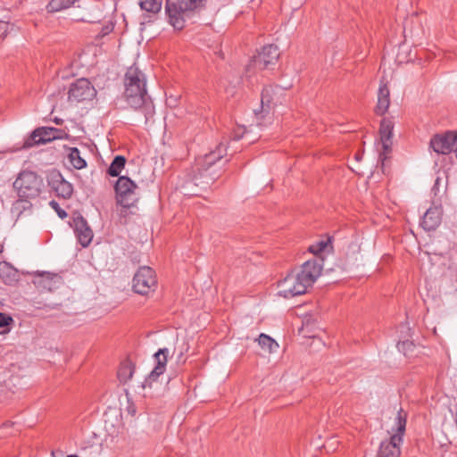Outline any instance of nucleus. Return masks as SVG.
<instances>
[{"instance_id": "16", "label": "nucleus", "mask_w": 457, "mask_h": 457, "mask_svg": "<svg viewBox=\"0 0 457 457\" xmlns=\"http://www.w3.org/2000/svg\"><path fill=\"white\" fill-rule=\"evenodd\" d=\"M322 262L323 260L313 258L305 262L302 265L301 270L296 271L309 287H312L316 279L320 276Z\"/></svg>"}, {"instance_id": "14", "label": "nucleus", "mask_w": 457, "mask_h": 457, "mask_svg": "<svg viewBox=\"0 0 457 457\" xmlns=\"http://www.w3.org/2000/svg\"><path fill=\"white\" fill-rule=\"evenodd\" d=\"M394 123L388 118H384L380 122L379 134L380 141L382 144L383 151L379 154V161L381 165H385V162L388 158L392 151V137H393Z\"/></svg>"}, {"instance_id": "13", "label": "nucleus", "mask_w": 457, "mask_h": 457, "mask_svg": "<svg viewBox=\"0 0 457 457\" xmlns=\"http://www.w3.org/2000/svg\"><path fill=\"white\" fill-rule=\"evenodd\" d=\"M279 50L275 45L264 46L257 55L253 56L252 63L255 69L265 70L270 65H275L278 57Z\"/></svg>"}, {"instance_id": "8", "label": "nucleus", "mask_w": 457, "mask_h": 457, "mask_svg": "<svg viewBox=\"0 0 457 457\" xmlns=\"http://www.w3.org/2000/svg\"><path fill=\"white\" fill-rule=\"evenodd\" d=\"M278 295L284 298H293L305 294L309 286L302 279L296 271H293L278 282Z\"/></svg>"}, {"instance_id": "31", "label": "nucleus", "mask_w": 457, "mask_h": 457, "mask_svg": "<svg viewBox=\"0 0 457 457\" xmlns=\"http://www.w3.org/2000/svg\"><path fill=\"white\" fill-rule=\"evenodd\" d=\"M414 347V344L411 341H403L397 344L399 351H403L404 354H407L406 351H411Z\"/></svg>"}, {"instance_id": "19", "label": "nucleus", "mask_w": 457, "mask_h": 457, "mask_svg": "<svg viewBox=\"0 0 457 457\" xmlns=\"http://www.w3.org/2000/svg\"><path fill=\"white\" fill-rule=\"evenodd\" d=\"M198 184V177L195 174V171L192 170L191 172L184 174L183 177L180 178L178 188L184 195H200L204 191L199 188Z\"/></svg>"}, {"instance_id": "10", "label": "nucleus", "mask_w": 457, "mask_h": 457, "mask_svg": "<svg viewBox=\"0 0 457 457\" xmlns=\"http://www.w3.org/2000/svg\"><path fill=\"white\" fill-rule=\"evenodd\" d=\"M96 95V90L87 79H77L69 88L68 100L70 102H83L92 100Z\"/></svg>"}, {"instance_id": "9", "label": "nucleus", "mask_w": 457, "mask_h": 457, "mask_svg": "<svg viewBox=\"0 0 457 457\" xmlns=\"http://www.w3.org/2000/svg\"><path fill=\"white\" fill-rule=\"evenodd\" d=\"M64 131L52 127H40L36 129L24 141L23 148L44 145L54 139L62 138Z\"/></svg>"}, {"instance_id": "32", "label": "nucleus", "mask_w": 457, "mask_h": 457, "mask_svg": "<svg viewBox=\"0 0 457 457\" xmlns=\"http://www.w3.org/2000/svg\"><path fill=\"white\" fill-rule=\"evenodd\" d=\"M49 204L57 212L60 218L64 219L67 217V212L60 207L57 202L52 200Z\"/></svg>"}, {"instance_id": "4", "label": "nucleus", "mask_w": 457, "mask_h": 457, "mask_svg": "<svg viewBox=\"0 0 457 457\" xmlns=\"http://www.w3.org/2000/svg\"><path fill=\"white\" fill-rule=\"evenodd\" d=\"M408 414L402 408L397 411L395 426L392 428L394 434L388 440L381 442L377 457H399L401 453L400 445L406 428Z\"/></svg>"}, {"instance_id": "27", "label": "nucleus", "mask_w": 457, "mask_h": 457, "mask_svg": "<svg viewBox=\"0 0 457 457\" xmlns=\"http://www.w3.org/2000/svg\"><path fill=\"white\" fill-rule=\"evenodd\" d=\"M68 158L71 165L77 170H81L87 166L86 161L81 157L80 152L77 147L70 148Z\"/></svg>"}, {"instance_id": "11", "label": "nucleus", "mask_w": 457, "mask_h": 457, "mask_svg": "<svg viewBox=\"0 0 457 457\" xmlns=\"http://www.w3.org/2000/svg\"><path fill=\"white\" fill-rule=\"evenodd\" d=\"M429 145L436 154H448L453 152L457 145V130L434 135Z\"/></svg>"}, {"instance_id": "1", "label": "nucleus", "mask_w": 457, "mask_h": 457, "mask_svg": "<svg viewBox=\"0 0 457 457\" xmlns=\"http://www.w3.org/2000/svg\"><path fill=\"white\" fill-rule=\"evenodd\" d=\"M124 97L129 105L134 109L143 108L151 113L153 106L146 91L145 74L135 66L129 67L124 77Z\"/></svg>"}, {"instance_id": "18", "label": "nucleus", "mask_w": 457, "mask_h": 457, "mask_svg": "<svg viewBox=\"0 0 457 457\" xmlns=\"http://www.w3.org/2000/svg\"><path fill=\"white\" fill-rule=\"evenodd\" d=\"M169 350L167 348L159 349L154 355V360L156 361V365L154 370L150 372L147 378L145 379L143 383V387L149 386L151 387L152 383L155 381L158 377L166 370V364L168 360Z\"/></svg>"}, {"instance_id": "2", "label": "nucleus", "mask_w": 457, "mask_h": 457, "mask_svg": "<svg viewBox=\"0 0 457 457\" xmlns=\"http://www.w3.org/2000/svg\"><path fill=\"white\" fill-rule=\"evenodd\" d=\"M226 153V148L221 144L216 150L206 154L204 156L196 159L195 166L193 171L198 177L199 188L206 191L219 179L222 173V167L219 162Z\"/></svg>"}, {"instance_id": "34", "label": "nucleus", "mask_w": 457, "mask_h": 457, "mask_svg": "<svg viewBox=\"0 0 457 457\" xmlns=\"http://www.w3.org/2000/svg\"><path fill=\"white\" fill-rule=\"evenodd\" d=\"M9 23L4 21H0V36H5L7 34Z\"/></svg>"}, {"instance_id": "36", "label": "nucleus", "mask_w": 457, "mask_h": 457, "mask_svg": "<svg viewBox=\"0 0 457 457\" xmlns=\"http://www.w3.org/2000/svg\"><path fill=\"white\" fill-rule=\"evenodd\" d=\"M104 31H105L104 34H108L109 29L108 28L104 29Z\"/></svg>"}, {"instance_id": "17", "label": "nucleus", "mask_w": 457, "mask_h": 457, "mask_svg": "<svg viewBox=\"0 0 457 457\" xmlns=\"http://www.w3.org/2000/svg\"><path fill=\"white\" fill-rule=\"evenodd\" d=\"M48 184L55 192L56 195L63 199H69L73 193L72 185L65 180L62 174L57 171L52 172L48 177Z\"/></svg>"}, {"instance_id": "20", "label": "nucleus", "mask_w": 457, "mask_h": 457, "mask_svg": "<svg viewBox=\"0 0 457 457\" xmlns=\"http://www.w3.org/2000/svg\"><path fill=\"white\" fill-rule=\"evenodd\" d=\"M73 227L79 244L87 247L93 239V231L87 221L82 215L78 214L73 218Z\"/></svg>"}, {"instance_id": "6", "label": "nucleus", "mask_w": 457, "mask_h": 457, "mask_svg": "<svg viewBox=\"0 0 457 457\" xmlns=\"http://www.w3.org/2000/svg\"><path fill=\"white\" fill-rule=\"evenodd\" d=\"M137 186L127 176L119 177L114 185L116 200L124 208H130L137 202L136 189Z\"/></svg>"}, {"instance_id": "37", "label": "nucleus", "mask_w": 457, "mask_h": 457, "mask_svg": "<svg viewBox=\"0 0 457 457\" xmlns=\"http://www.w3.org/2000/svg\"><path fill=\"white\" fill-rule=\"evenodd\" d=\"M104 31H105L104 34H108L109 29L108 28L104 29Z\"/></svg>"}, {"instance_id": "28", "label": "nucleus", "mask_w": 457, "mask_h": 457, "mask_svg": "<svg viewBox=\"0 0 457 457\" xmlns=\"http://www.w3.org/2000/svg\"><path fill=\"white\" fill-rule=\"evenodd\" d=\"M257 341L260 346L269 353L275 352L278 347V343L272 337L263 333L260 334Z\"/></svg>"}, {"instance_id": "7", "label": "nucleus", "mask_w": 457, "mask_h": 457, "mask_svg": "<svg viewBox=\"0 0 457 457\" xmlns=\"http://www.w3.org/2000/svg\"><path fill=\"white\" fill-rule=\"evenodd\" d=\"M157 280L154 270L148 266L140 267L135 273L132 280V288L135 293L145 295L154 291Z\"/></svg>"}, {"instance_id": "26", "label": "nucleus", "mask_w": 457, "mask_h": 457, "mask_svg": "<svg viewBox=\"0 0 457 457\" xmlns=\"http://www.w3.org/2000/svg\"><path fill=\"white\" fill-rule=\"evenodd\" d=\"M125 164L126 158L123 155L115 156L107 170L108 175L111 177H118L122 169L125 167Z\"/></svg>"}, {"instance_id": "21", "label": "nucleus", "mask_w": 457, "mask_h": 457, "mask_svg": "<svg viewBox=\"0 0 457 457\" xmlns=\"http://www.w3.org/2000/svg\"><path fill=\"white\" fill-rule=\"evenodd\" d=\"M443 210L441 206H432L424 213L421 220V227L426 231L435 230L442 221Z\"/></svg>"}, {"instance_id": "25", "label": "nucleus", "mask_w": 457, "mask_h": 457, "mask_svg": "<svg viewBox=\"0 0 457 457\" xmlns=\"http://www.w3.org/2000/svg\"><path fill=\"white\" fill-rule=\"evenodd\" d=\"M134 371L135 366L130 361L121 362L117 373L120 383H127L132 378Z\"/></svg>"}, {"instance_id": "3", "label": "nucleus", "mask_w": 457, "mask_h": 457, "mask_svg": "<svg viewBox=\"0 0 457 457\" xmlns=\"http://www.w3.org/2000/svg\"><path fill=\"white\" fill-rule=\"evenodd\" d=\"M204 0H167L165 12L169 22L176 29H182L185 27L187 18H190L195 12L201 9Z\"/></svg>"}, {"instance_id": "23", "label": "nucleus", "mask_w": 457, "mask_h": 457, "mask_svg": "<svg viewBox=\"0 0 457 457\" xmlns=\"http://www.w3.org/2000/svg\"><path fill=\"white\" fill-rule=\"evenodd\" d=\"M390 104V91L386 83H381L378 93V104L376 113L383 115L387 111Z\"/></svg>"}, {"instance_id": "38", "label": "nucleus", "mask_w": 457, "mask_h": 457, "mask_svg": "<svg viewBox=\"0 0 457 457\" xmlns=\"http://www.w3.org/2000/svg\"><path fill=\"white\" fill-rule=\"evenodd\" d=\"M356 159L359 160L360 159V155L356 154Z\"/></svg>"}, {"instance_id": "12", "label": "nucleus", "mask_w": 457, "mask_h": 457, "mask_svg": "<svg viewBox=\"0 0 457 457\" xmlns=\"http://www.w3.org/2000/svg\"><path fill=\"white\" fill-rule=\"evenodd\" d=\"M285 89L279 86H267L262 91L261 104L262 112H270L285 100Z\"/></svg>"}, {"instance_id": "33", "label": "nucleus", "mask_w": 457, "mask_h": 457, "mask_svg": "<svg viewBox=\"0 0 457 457\" xmlns=\"http://www.w3.org/2000/svg\"><path fill=\"white\" fill-rule=\"evenodd\" d=\"M13 321L12 318L10 315L0 312V328H4L9 326Z\"/></svg>"}, {"instance_id": "5", "label": "nucleus", "mask_w": 457, "mask_h": 457, "mask_svg": "<svg viewBox=\"0 0 457 457\" xmlns=\"http://www.w3.org/2000/svg\"><path fill=\"white\" fill-rule=\"evenodd\" d=\"M18 197L35 199L42 192L44 180L37 172L21 170L12 184Z\"/></svg>"}, {"instance_id": "24", "label": "nucleus", "mask_w": 457, "mask_h": 457, "mask_svg": "<svg viewBox=\"0 0 457 457\" xmlns=\"http://www.w3.org/2000/svg\"><path fill=\"white\" fill-rule=\"evenodd\" d=\"M31 199L32 198L18 197V199L13 202L11 212L16 220H19L26 212H31Z\"/></svg>"}, {"instance_id": "35", "label": "nucleus", "mask_w": 457, "mask_h": 457, "mask_svg": "<svg viewBox=\"0 0 457 457\" xmlns=\"http://www.w3.org/2000/svg\"><path fill=\"white\" fill-rule=\"evenodd\" d=\"M129 412H131L132 414H134V413H135V409H130V408H129Z\"/></svg>"}, {"instance_id": "15", "label": "nucleus", "mask_w": 457, "mask_h": 457, "mask_svg": "<svg viewBox=\"0 0 457 457\" xmlns=\"http://www.w3.org/2000/svg\"><path fill=\"white\" fill-rule=\"evenodd\" d=\"M33 283L41 292H53L62 284V277L50 272H37L34 274Z\"/></svg>"}, {"instance_id": "29", "label": "nucleus", "mask_w": 457, "mask_h": 457, "mask_svg": "<svg viewBox=\"0 0 457 457\" xmlns=\"http://www.w3.org/2000/svg\"><path fill=\"white\" fill-rule=\"evenodd\" d=\"M162 4V0H140L139 2L142 10L154 14L161 11Z\"/></svg>"}, {"instance_id": "30", "label": "nucleus", "mask_w": 457, "mask_h": 457, "mask_svg": "<svg viewBox=\"0 0 457 457\" xmlns=\"http://www.w3.org/2000/svg\"><path fill=\"white\" fill-rule=\"evenodd\" d=\"M330 243V238H328L327 240H320L317 242L314 245H312L309 246V252L318 255L319 253L325 251V249L328 247V245Z\"/></svg>"}, {"instance_id": "22", "label": "nucleus", "mask_w": 457, "mask_h": 457, "mask_svg": "<svg viewBox=\"0 0 457 457\" xmlns=\"http://www.w3.org/2000/svg\"><path fill=\"white\" fill-rule=\"evenodd\" d=\"M0 278L6 285H15L20 279L19 271L6 262H0Z\"/></svg>"}]
</instances>
